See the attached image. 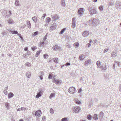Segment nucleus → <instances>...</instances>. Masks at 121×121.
Here are the masks:
<instances>
[{"label": "nucleus", "mask_w": 121, "mask_h": 121, "mask_svg": "<svg viewBox=\"0 0 121 121\" xmlns=\"http://www.w3.org/2000/svg\"><path fill=\"white\" fill-rule=\"evenodd\" d=\"M73 112V113H78L81 110L80 107L78 106L74 107L72 108Z\"/></svg>", "instance_id": "1"}, {"label": "nucleus", "mask_w": 121, "mask_h": 121, "mask_svg": "<svg viewBox=\"0 0 121 121\" xmlns=\"http://www.w3.org/2000/svg\"><path fill=\"white\" fill-rule=\"evenodd\" d=\"M76 89L73 86L70 87L68 90V92L71 94H73L75 92Z\"/></svg>", "instance_id": "2"}, {"label": "nucleus", "mask_w": 121, "mask_h": 121, "mask_svg": "<svg viewBox=\"0 0 121 121\" xmlns=\"http://www.w3.org/2000/svg\"><path fill=\"white\" fill-rule=\"evenodd\" d=\"M99 23V20L98 19L94 18L92 21V25L93 26L97 25Z\"/></svg>", "instance_id": "3"}, {"label": "nucleus", "mask_w": 121, "mask_h": 121, "mask_svg": "<svg viewBox=\"0 0 121 121\" xmlns=\"http://www.w3.org/2000/svg\"><path fill=\"white\" fill-rule=\"evenodd\" d=\"M52 48L55 51L57 50L60 51L61 50V48L56 45H54L52 47Z\"/></svg>", "instance_id": "4"}, {"label": "nucleus", "mask_w": 121, "mask_h": 121, "mask_svg": "<svg viewBox=\"0 0 121 121\" xmlns=\"http://www.w3.org/2000/svg\"><path fill=\"white\" fill-rule=\"evenodd\" d=\"M84 10L83 8H80L78 10V13L79 15H82L84 13Z\"/></svg>", "instance_id": "5"}, {"label": "nucleus", "mask_w": 121, "mask_h": 121, "mask_svg": "<svg viewBox=\"0 0 121 121\" xmlns=\"http://www.w3.org/2000/svg\"><path fill=\"white\" fill-rule=\"evenodd\" d=\"M53 21H56L58 20L59 17L57 14H55L54 15H52L51 16Z\"/></svg>", "instance_id": "6"}, {"label": "nucleus", "mask_w": 121, "mask_h": 121, "mask_svg": "<svg viewBox=\"0 0 121 121\" xmlns=\"http://www.w3.org/2000/svg\"><path fill=\"white\" fill-rule=\"evenodd\" d=\"M42 114L41 110H38L35 112V115L36 116L40 117Z\"/></svg>", "instance_id": "7"}, {"label": "nucleus", "mask_w": 121, "mask_h": 121, "mask_svg": "<svg viewBox=\"0 0 121 121\" xmlns=\"http://www.w3.org/2000/svg\"><path fill=\"white\" fill-rule=\"evenodd\" d=\"M90 14L91 15L94 14H98V13L95 9H93L89 12Z\"/></svg>", "instance_id": "8"}, {"label": "nucleus", "mask_w": 121, "mask_h": 121, "mask_svg": "<svg viewBox=\"0 0 121 121\" xmlns=\"http://www.w3.org/2000/svg\"><path fill=\"white\" fill-rule=\"evenodd\" d=\"M39 91L37 93V95L36 96V98H38L41 96L42 95V94L43 93V91L42 90L40 91Z\"/></svg>", "instance_id": "9"}, {"label": "nucleus", "mask_w": 121, "mask_h": 121, "mask_svg": "<svg viewBox=\"0 0 121 121\" xmlns=\"http://www.w3.org/2000/svg\"><path fill=\"white\" fill-rule=\"evenodd\" d=\"M89 31H85L82 33V35L84 37L87 36L89 35Z\"/></svg>", "instance_id": "10"}, {"label": "nucleus", "mask_w": 121, "mask_h": 121, "mask_svg": "<svg viewBox=\"0 0 121 121\" xmlns=\"http://www.w3.org/2000/svg\"><path fill=\"white\" fill-rule=\"evenodd\" d=\"M56 27V23H53L52 26H50V28L52 30L55 29Z\"/></svg>", "instance_id": "11"}, {"label": "nucleus", "mask_w": 121, "mask_h": 121, "mask_svg": "<svg viewBox=\"0 0 121 121\" xmlns=\"http://www.w3.org/2000/svg\"><path fill=\"white\" fill-rule=\"evenodd\" d=\"M54 82H56L57 84H60L62 82V81L61 80H59L58 79H55L53 81Z\"/></svg>", "instance_id": "12"}, {"label": "nucleus", "mask_w": 121, "mask_h": 121, "mask_svg": "<svg viewBox=\"0 0 121 121\" xmlns=\"http://www.w3.org/2000/svg\"><path fill=\"white\" fill-rule=\"evenodd\" d=\"M117 56V52H113L111 54V56L112 58H115Z\"/></svg>", "instance_id": "13"}, {"label": "nucleus", "mask_w": 121, "mask_h": 121, "mask_svg": "<svg viewBox=\"0 0 121 121\" xmlns=\"http://www.w3.org/2000/svg\"><path fill=\"white\" fill-rule=\"evenodd\" d=\"M32 20L35 22L36 23L37 21V17L36 16H34L32 18Z\"/></svg>", "instance_id": "14"}, {"label": "nucleus", "mask_w": 121, "mask_h": 121, "mask_svg": "<svg viewBox=\"0 0 121 121\" xmlns=\"http://www.w3.org/2000/svg\"><path fill=\"white\" fill-rule=\"evenodd\" d=\"M121 6L120 4V2L118 1H117L116 2V3L115 4V6L117 8H119Z\"/></svg>", "instance_id": "15"}, {"label": "nucleus", "mask_w": 121, "mask_h": 121, "mask_svg": "<svg viewBox=\"0 0 121 121\" xmlns=\"http://www.w3.org/2000/svg\"><path fill=\"white\" fill-rule=\"evenodd\" d=\"M27 25L28 28H31V25L30 21H27Z\"/></svg>", "instance_id": "16"}, {"label": "nucleus", "mask_w": 121, "mask_h": 121, "mask_svg": "<svg viewBox=\"0 0 121 121\" xmlns=\"http://www.w3.org/2000/svg\"><path fill=\"white\" fill-rule=\"evenodd\" d=\"M91 61L90 60H88L86 61L85 64L86 65H87L91 63Z\"/></svg>", "instance_id": "17"}, {"label": "nucleus", "mask_w": 121, "mask_h": 121, "mask_svg": "<svg viewBox=\"0 0 121 121\" xmlns=\"http://www.w3.org/2000/svg\"><path fill=\"white\" fill-rule=\"evenodd\" d=\"M61 5L63 7H65L66 4L65 3L64 0H61Z\"/></svg>", "instance_id": "18"}, {"label": "nucleus", "mask_w": 121, "mask_h": 121, "mask_svg": "<svg viewBox=\"0 0 121 121\" xmlns=\"http://www.w3.org/2000/svg\"><path fill=\"white\" fill-rule=\"evenodd\" d=\"M85 57L84 55L83 54H82L79 56V58L80 60H82L84 59Z\"/></svg>", "instance_id": "19"}, {"label": "nucleus", "mask_w": 121, "mask_h": 121, "mask_svg": "<svg viewBox=\"0 0 121 121\" xmlns=\"http://www.w3.org/2000/svg\"><path fill=\"white\" fill-rule=\"evenodd\" d=\"M104 113L102 112H100L99 114V117L102 119L104 116Z\"/></svg>", "instance_id": "20"}, {"label": "nucleus", "mask_w": 121, "mask_h": 121, "mask_svg": "<svg viewBox=\"0 0 121 121\" xmlns=\"http://www.w3.org/2000/svg\"><path fill=\"white\" fill-rule=\"evenodd\" d=\"M13 96L14 94L13 93L10 92L8 94V98H10L13 97Z\"/></svg>", "instance_id": "21"}, {"label": "nucleus", "mask_w": 121, "mask_h": 121, "mask_svg": "<svg viewBox=\"0 0 121 121\" xmlns=\"http://www.w3.org/2000/svg\"><path fill=\"white\" fill-rule=\"evenodd\" d=\"M9 32H10L11 33L13 34H18L17 31L16 30L12 31L11 30H10Z\"/></svg>", "instance_id": "22"}, {"label": "nucleus", "mask_w": 121, "mask_h": 121, "mask_svg": "<svg viewBox=\"0 0 121 121\" xmlns=\"http://www.w3.org/2000/svg\"><path fill=\"white\" fill-rule=\"evenodd\" d=\"M96 64L98 68H100V65H101V63L99 61H98L97 62Z\"/></svg>", "instance_id": "23"}, {"label": "nucleus", "mask_w": 121, "mask_h": 121, "mask_svg": "<svg viewBox=\"0 0 121 121\" xmlns=\"http://www.w3.org/2000/svg\"><path fill=\"white\" fill-rule=\"evenodd\" d=\"M15 4L16 6H20V4L19 1L18 0H16L15 3Z\"/></svg>", "instance_id": "24"}, {"label": "nucleus", "mask_w": 121, "mask_h": 121, "mask_svg": "<svg viewBox=\"0 0 121 121\" xmlns=\"http://www.w3.org/2000/svg\"><path fill=\"white\" fill-rule=\"evenodd\" d=\"M97 116L98 115L97 114H95L94 115L93 118L95 120H97L98 119Z\"/></svg>", "instance_id": "25"}, {"label": "nucleus", "mask_w": 121, "mask_h": 121, "mask_svg": "<svg viewBox=\"0 0 121 121\" xmlns=\"http://www.w3.org/2000/svg\"><path fill=\"white\" fill-rule=\"evenodd\" d=\"M54 61L56 63H58V59L57 58H54L53 59Z\"/></svg>", "instance_id": "26"}, {"label": "nucleus", "mask_w": 121, "mask_h": 121, "mask_svg": "<svg viewBox=\"0 0 121 121\" xmlns=\"http://www.w3.org/2000/svg\"><path fill=\"white\" fill-rule=\"evenodd\" d=\"M31 76V74L29 72H27L26 73V77L28 78H30Z\"/></svg>", "instance_id": "27"}, {"label": "nucleus", "mask_w": 121, "mask_h": 121, "mask_svg": "<svg viewBox=\"0 0 121 121\" xmlns=\"http://www.w3.org/2000/svg\"><path fill=\"white\" fill-rule=\"evenodd\" d=\"M8 23L9 24H11L14 23V21L12 19H10L8 21Z\"/></svg>", "instance_id": "28"}, {"label": "nucleus", "mask_w": 121, "mask_h": 121, "mask_svg": "<svg viewBox=\"0 0 121 121\" xmlns=\"http://www.w3.org/2000/svg\"><path fill=\"white\" fill-rule=\"evenodd\" d=\"M92 117L91 115L90 114H89L87 116V118L88 120H91Z\"/></svg>", "instance_id": "29"}, {"label": "nucleus", "mask_w": 121, "mask_h": 121, "mask_svg": "<svg viewBox=\"0 0 121 121\" xmlns=\"http://www.w3.org/2000/svg\"><path fill=\"white\" fill-rule=\"evenodd\" d=\"M46 23H48L50 21L51 18L49 17H48L46 18Z\"/></svg>", "instance_id": "30"}, {"label": "nucleus", "mask_w": 121, "mask_h": 121, "mask_svg": "<svg viewBox=\"0 0 121 121\" xmlns=\"http://www.w3.org/2000/svg\"><path fill=\"white\" fill-rule=\"evenodd\" d=\"M5 104L6 108L7 109H9V104L8 103L6 102L5 103Z\"/></svg>", "instance_id": "31"}, {"label": "nucleus", "mask_w": 121, "mask_h": 121, "mask_svg": "<svg viewBox=\"0 0 121 121\" xmlns=\"http://www.w3.org/2000/svg\"><path fill=\"white\" fill-rule=\"evenodd\" d=\"M98 8L100 11H102L103 10V7L102 5H101Z\"/></svg>", "instance_id": "32"}, {"label": "nucleus", "mask_w": 121, "mask_h": 121, "mask_svg": "<svg viewBox=\"0 0 121 121\" xmlns=\"http://www.w3.org/2000/svg\"><path fill=\"white\" fill-rule=\"evenodd\" d=\"M41 75L39 77L40 79L42 80L43 79V76L44 75V73L43 72H41Z\"/></svg>", "instance_id": "33"}, {"label": "nucleus", "mask_w": 121, "mask_h": 121, "mask_svg": "<svg viewBox=\"0 0 121 121\" xmlns=\"http://www.w3.org/2000/svg\"><path fill=\"white\" fill-rule=\"evenodd\" d=\"M75 102L76 104H81V102L78 99L75 100Z\"/></svg>", "instance_id": "34"}, {"label": "nucleus", "mask_w": 121, "mask_h": 121, "mask_svg": "<svg viewBox=\"0 0 121 121\" xmlns=\"http://www.w3.org/2000/svg\"><path fill=\"white\" fill-rule=\"evenodd\" d=\"M66 29L65 28L62 29L60 32V34H62L63 33L64 31L66 30Z\"/></svg>", "instance_id": "35"}, {"label": "nucleus", "mask_w": 121, "mask_h": 121, "mask_svg": "<svg viewBox=\"0 0 121 121\" xmlns=\"http://www.w3.org/2000/svg\"><path fill=\"white\" fill-rule=\"evenodd\" d=\"M109 5L110 6H112L114 5L113 1L112 0H111L109 2Z\"/></svg>", "instance_id": "36"}, {"label": "nucleus", "mask_w": 121, "mask_h": 121, "mask_svg": "<svg viewBox=\"0 0 121 121\" xmlns=\"http://www.w3.org/2000/svg\"><path fill=\"white\" fill-rule=\"evenodd\" d=\"M40 52H41L40 51H38L36 52V54L35 55L36 57H38V55L39 54Z\"/></svg>", "instance_id": "37"}, {"label": "nucleus", "mask_w": 121, "mask_h": 121, "mask_svg": "<svg viewBox=\"0 0 121 121\" xmlns=\"http://www.w3.org/2000/svg\"><path fill=\"white\" fill-rule=\"evenodd\" d=\"M68 121L67 118L66 117L63 118L61 120V121Z\"/></svg>", "instance_id": "38"}, {"label": "nucleus", "mask_w": 121, "mask_h": 121, "mask_svg": "<svg viewBox=\"0 0 121 121\" xmlns=\"http://www.w3.org/2000/svg\"><path fill=\"white\" fill-rule=\"evenodd\" d=\"M38 34V31H36L32 35V36L34 37V36L36 35H37Z\"/></svg>", "instance_id": "39"}, {"label": "nucleus", "mask_w": 121, "mask_h": 121, "mask_svg": "<svg viewBox=\"0 0 121 121\" xmlns=\"http://www.w3.org/2000/svg\"><path fill=\"white\" fill-rule=\"evenodd\" d=\"M72 27L73 28H74L75 27L76 24L75 22H72Z\"/></svg>", "instance_id": "40"}, {"label": "nucleus", "mask_w": 121, "mask_h": 121, "mask_svg": "<svg viewBox=\"0 0 121 121\" xmlns=\"http://www.w3.org/2000/svg\"><path fill=\"white\" fill-rule=\"evenodd\" d=\"M93 9H92V7H91L89 6L88 8V9L89 11V12H90V11H91V10H92Z\"/></svg>", "instance_id": "41"}, {"label": "nucleus", "mask_w": 121, "mask_h": 121, "mask_svg": "<svg viewBox=\"0 0 121 121\" xmlns=\"http://www.w3.org/2000/svg\"><path fill=\"white\" fill-rule=\"evenodd\" d=\"M8 13H9V14H8L7 15H6L5 16L6 17H9L11 15L12 13L10 11H9Z\"/></svg>", "instance_id": "42"}, {"label": "nucleus", "mask_w": 121, "mask_h": 121, "mask_svg": "<svg viewBox=\"0 0 121 121\" xmlns=\"http://www.w3.org/2000/svg\"><path fill=\"white\" fill-rule=\"evenodd\" d=\"M79 44L78 43L76 42L74 44H73V45H74V46L78 47L79 46Z\"/></svg>", "instance_id": "43"}, {"label": "nucleus", "mask_w": 121, "mask_h": 121, "mask_svg": "<svg viewBox=\"0 0 121 121\" xmlns=\"http://www.w3.org/2000/svg\"><path fill=\"white\" fill-rule=\"evenodd\" d=\"M48 55L47 54H45L43 55V57L45 59L48 58Z\"/></svg>", "instance_id": "44"}, {"label": "nucleus", "mask_w": 121, "mask_h": 121, "mask_svg": "<svg viewBox=\"0 0 121 121\" xmlns=\"http://www.w3.org/2000/svg\"><path fill=\"white\" fill-rule=\"evenodd\" d=\"M26 65L28 67H30L31 66L29 62H27L26 63Z\"/></svg>", "instance_id": "45"}, {"label": "nucleus", "mask_w": 121, "mask_h": 121, "mask_svg": "<svg viewBox=\"0 0 121 121\" xmlns=\"http://www.w3.org/2000/svg\"><path fill=\"white\" fill-rule=\"evenodd\" d=\"M54 96H55V94L54 93H52L51 94V95L49 96V98H51L53 97Z\"/></svg>", "instance_id": "46"}, {"label": "nucleus", "mask_w": 121, "mask_h": 121, "mask_svg": "<svg viewBox=\"0 0 121 121\" xmlns=\"http://www.w3.org/2000/svg\"><path fill=\"white\" fill-rule=\"evenodd\" d=\"M51 73H50L49 74L48 77V78L49 79H51L52 78V77L53 76H52V75L51 74Z\"/></svg>", "instance_id": "47"}, {"label": "nucleus", "mask_w": 121, "mask_h": 121, "mask_svg": "<svg viewBox=\"0 0 121 121\" xmlns=\"http://www.w3.org/2000/svg\"><path fill=\"white\" fill-rule=\"evenodd\" d=\"M50 112L51 114L53 113V110L52 108H51L50 109Z\"/></svg>", "instance_id": "48"}, {"label": "nucleus", "mask_w": 121, "mask_h": 121, "mask_svg": "<svg viewBox=\"0 0 121 121\" xmlns=\"http://www.w3.org/2000/svg\"><path fill=\"white\" fill-rule=\"evenodd\" d=\"M26 109V107H22L21 108V110L22 111L24 110L25 111Z\"/></svg>", "instance_id": "49"}, {"label": "nucleus", "mask_w": 121, "mask_h": 121, "mask_svg": "<svg viewBox=\"0 0 121 121\" xmlns=\"http://www.w3.org/2000/svg\"><path fill=\"white\" fill-rule=\"evenodd\" d=\"M43 15V16L41 18L42 20L46 16V14L45 13Z\"/></svg>", "instance_id": "50"}, {"label": "nucleus", "mask_w": 121, "mask_h": 121, "mask_svg": "<svg viewBox=\"0 0 121 121\" xmlns=\"http://www.w3.org/2000/svg\"><path fill=\"white\" fill-rule=\"evenodd\" d=\"M102 69L103 70H106L107 69L106 67V66L104 67L102 66Z\"/></svg>", "instance_id": "51"}, {"label": "nucleus", "mask_w": 121, "mask_h": 121, "mask_svg": "<svg viewBox=\"0 0 121 121\" xmlns=\"http://www.w3.org/2000/svg\"><path fill=\"white\" fill-rule=\"evenodd\" d=\"M44 43V41H43L42 42H40V45L41 46H43Z\"/></svg>", "instance_id": "52"}, {"label": "nucleus", "mask_w": 121, "mask_h": 121, "mask_svg": "<svg viewBox=\"0 0 121 121\" xmlns=\"http://www.w3.org/2000/svg\"><path fill=\"white\" fill-rule=\"evenodd\" d=\"M31 52L30 51L27 50V54L28 55H30L31 54Z\"/></svg>", "instance_id": "53"}, {"label": "nucleus", "mask_w": 121, "mask_h": 121, "mask_svg": "<svg viewBox=\"0 0 121 121\" xmlns=\"http://www.w3.org/2000/svg\"><path fill=\"white\" fill-rule=\"evenodd\" d=\"M45 116H43V118L42 121H45Z\"/></svg>", "instance_id": "54"}, {"label": "nucleus", "mask_w": 121, "mask_h": 121, "mask_svg": "<svg viewBox=\"0 0 121 121\" xmlns=\"http://www.w3.org/2000/svg\"><path fill=\"white\" fill-rule=\"evenodd\" d=\"M86 47H89L91 46V44L90 43H88L86 44Z\"/></svg>", "instance_id": "55"}, {"label": "nucleus", "mask_w": 121, "mask_h": 121, "mask_svg": "<svg viewBox=\"0 0 121 121\" xmlns=\"http://www.w3.org/2000/svg\"><path fill=\"white\" fill-rule=\"evenodd\" d=\"M67 48H70V45L69 44V43L67 44V45L66 46Z\"/></svg>", "instance_id": "56"}, {"label": "nucleus", "mask_w": 121, "mask_h": 121, "mask_svg": "<svg viewBox=\"0 0 121 121\" xmlns=\"http://www.w3.org/2000/svg\"><path fill=\"white\" fill-rule=\"evenodd\" d=\"M70 63L67 62L65 64V65L66 66H67L70 65Z\"/></svg>", "instance_id": "57"}, {"label": "nucleus", "mask_w": 121, "mask_h": 121, "mask_svg": "<svg viewBox=\"0 0 121 121\" xmlns=\"http://www.w3.org/2000/svg\"><path fill=\"white\" fill-rule=\"evenodd\" d=\"M108 49H105L104 50V52H107L108 51Z\"/></svg>", "instance_id": "58"}, {"label": "nucleus", "mask_w": 121, "mask_h": 121, "mask_svg": "<svg viewBox=\"0 0 121 121\" xmlns=\"http://www.w3.org/2000/svg\"><path fill=\"white\" fill-rule=\"evenodd\" d=\"M36 49V48L35 47L31 48V49H32V50H33V51H34Z\"/></svg>", "instance_id": "59"}, {"label": "nucleus", "mask_w": 121, "mask_h": 121, "mask_svg": "<svg viewBox=\"0 0 121 121\" xmlns=\"http://www.w3.org/2000/svg\"><path fill=\"white\" fill-rule=\"evenodd\" d=\"M2 35L4 36L6 34V33L5 31H3L2 33Z\"/></svg>", "instance_id": "60"}, {"label": "nucleus", "mask_w": 121, "mask_h": 121, "mask_svg": "<svg viewBox=\"0 0 121 121\" xmlns=\"http://www.w3.org/2000/svg\"><path fill=\"white\" fill-rule=\"evenodd\" d=\"M3 92L4 93V94L5 95H7V94H8V93H7V91H3Z\"/></svg>", "instance_id": "61"}, {"label": "nucleus", "mask_w": 121, "mask_h": 121, "mask_svg": "<svg viewBox=\"0 0 121 121\" xmlns=\"http://www.w3.org/2000/svg\"><path fill=\"white\" fill-rule=\"evenodd\" d=\"M47 39V37L46 36H45L43 38V41H45Z\"/></svg>", "instance_id": "62"}, {"label": "nucleus", "mask_w": 121, "mask_h": 121, "mask_svg": "<svg viewBox=\"0 0 121 121\" xmlns=\"http://www.w3.org/2000/svg\"><path fill=\"white\" fill-rule=\"evenodd\" d=\"M82 91V89L81 88H80L78 92L79 93H80Z\"/></svg>", "instance_id": "63"}, {"label": "nucleus", "mask_w": 121, "mask_h": 121, "mask_svg": "<svg viewBox=\"0 0 121 121\" xmlns=\"http://www.w3.org/2000/svg\"><path fill=\"white\" fill-rule=\"evenodd\" d=\"M119 89L120 91L121 92V84L120 85V86L119 87Z\"/></svg>", "instance_id": "64"}]
</instances>
